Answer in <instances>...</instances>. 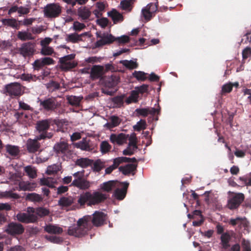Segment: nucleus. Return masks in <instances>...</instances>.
Returning a JSON list of instances; mask_svg holds the SVG:
<instances>
[{
    "label": "nucleus",
    "instance_id": "nucleus-20",
    "mask_svg": "<svg viewBox=\"0 0 251 251\" xmlns=\"http://www.w3.org/2000/svg\"><path fill=\"white\" fill-rule=\"evenodd\" d=\"M87 32H84L80 34H78L76 33L67 34L65 36V41L74 44L77 43L82 41V37L87 35Z\"/></svg>",
    "mask_w": 251,
    "mask_h": 251
},
{
    "label": "nucleus",
    "instance_id": "nucleus-26",
    "mask_svg": "<svg viewBox=\"0 0 251 251\" xmlns=\"http://www.w3.org/2000/svg\"><path fill=\"white\" fill-rule=\"evenodd\" d=\"M77 14L82 20H86L90 18L91 12L86 7H81L77 10Z\"/></svg>",
    "mask_w": 251,
    "mask_h": 251
},
{
    "label": "nucleus",
    "instance_id": "nucleus-50",
    "mask_svg": "<svg viewBox=\"0 0 251 251\" xmlns=\"http://www.w3.org/2000/svg\"><path fill=\"white\" fill-rule=\"evenodd\" d=\"M40 52L43 55H51L54 53V50L52 47L49 46L42 47Z\"/></svg>",
    "mask_w": 251,
    "mask_h": 251
},
{
    "label": "nucleus",
    "instance_id": "nucleus-52",
    "mask_svg": "<svg viewBox=\"0 0 251 251\" xmlns=\"http://www.w3.org/2000/svg\"><path fill=\"white\" fill-rule=\"evenodd\" d=\"M111 148V145L106 141H102L100 145V151L102 153L109 151Z\"/></svg>",
    "mask_w": 251,
    "mask_h": 251
},
{
    "label": "nucleus",
    "instance_id": "nucleus-4",
    "mask_svg": "<svg viewBox=\"0 0 251 251\" xmlns=\"http://www.w3.org/2000/svg\"><path fill=\"white\" fill-rule=\"evenodd\" d=\"M18 221L25 223H33L37 221V217L34 214L33 207L27 208L26 213L20 212L16 215Z\"/></svg>",
    "mask_w": 251,
    "mask_h": 251
},
{
    "label": "nucleus",
    "instance_id": "nucleus-35",
    "mask_svg": "<svg viewBox=\"0 0 251 251\" xmlns=\"http://www.w3.org/2000/svg\"><path fill=\"white\" fill-rule=\"evenodd\" d=\"M93 164V160L88 158H80L76 160L75 164L82 168H85L91 166Z\"/></svg>",
    "mask_w": 251,
    "mask_h": 251
},
{
    "label": "nucleus",
    "instance_id": "nucleus-1",
    "mask_svg": "<svg viewBox=\"0 0 251 251\" xmlns=\"http://www.w3.org/2000/svg\"><path fill=\"white\" fill-rule=\"evenodd\" d=\"M107 197L106 194L98 191L92 193L86 192L80 195L77 202L81 206L86 203L89 206H91L101 202L106 199Z\"/></svg>",
    "mask_w": 251,
    "mask_h": 251
},
{
    "label": "nucleus",
    "instance_id": "nucleus-21",
    "mask_svg": "<svg viewBox=\"0 0 251 251\" xmlns=\"http://www.w3.org/2000/svg\"><path fill=\"white\" fill-rule=\"evenodd\" d=\"M104 74V67L100 65H94L91 70L90 77L94 80L102 76Z\"/></svg>",
    "mask_w": 251,
    "mask_h": 251
},
{
    "label": "nucleus",
    "instance_id": "nucleus-9",
    "mask_svg": "<svg viewBox=\"0 0 251 251\" xmlns=\"http://www.w3.org/2000/svg\"><path fill=\"white\" fill-rule=\"evenodd\" d=\"M3 91L11 96H18L21 95L22 89L18 83H11L6 85Z\"/></svg>",
    "mask_w": 251,
    "mask_h": 251
},
{
    "label": "nucleus",
    "instance_id": "nucleus-5",
    "mask_svg": "<svg viewBox=\"0 0 251 251\" xmlns=\"http://www.w3.org/2000/svg\"><path fill=\"white\" fill-rule=\"evenodd\" d=\"M61 11L62 8L59 3L48 4L44 8V15L47 18H54L59 16Z\"/></svg>",
    "mask_w": 251,
    "mask_h": 251
},
{
    "label": "nucleus",
    "instance_id": "nucleus-7",
    "mask_svg": "<svg viewBox=\"0 0 251 251\" xmlns=\"http://www.w3.org/2000/svg\"><path fill=\"white\" fill-rule=\"evenodd\" d=\"M75 54H70L59 59L60 68L63 70H69L74 68L76 64L73 61Z\"/></svg>",
    "mask_w": 251,
    "mask_h": 251
},
{
    "label": "nucleus",
    "instance_id": "nucleus-15",
    "mask_svg": "<svg viewBox=\"0 0 251 251\" xmlns=\"http://www.w3.org/2000/svg\"><path fill=\"white\" fill-rule=\"evenodd\" d=\"M122 185L120 187H117L114 192L115 197L119 200H123L126 197L128 183L121 182Z\"/></svg>",
    "mask_w": 251,
    "mask_h": 251
},
{
    "label": "nucleus",
    "instance_id": "nucleus-6",
    "mask_svg": "<svg viewBox=\"0 0 251 251\" xmlns=\"http://www.w3.org/2000/svg\"><path fill=\"white\" fill-rule=\"evenodd\" d=\"M96 36L100 38L95 43V47L99 48L115 41L116 37L107 32H97Z\"/></svg>",
    "mask_w": 251,
    "mask_h": 251
},
{
    "label": "nucleus",
    "instance_id": "nucleus-22",
    "mask_svg": "<svg viewBox=\"0 0 251 251\" xmlns=\"http://www.w3.org/2000/svg\"><path fill=\"white\" fill-rule=\"evenodd\" d=\"M75 146L82 151H90L92 149L90 140L87 138H83L82 140L75 143Z\"/></svg>",
    "mask_w": 251,
    "mask_h": 251
},
{
    "label": "nucleus",
    "instance_id": "nucleus-32",
    "mask_svg": "<svg viewBox=\"0 0 251 251\" xmlns=\"http://www.w3.org/2000/svg\"><path fill=\"white\" fill-rule=\"evenodd\" d=\"M108 15L111 17L114 24L120 23L124 20L123 15L116 10H113L109 12Z\"/></svg>",
    "mask_w": 251,
    "mask_h": 251
},
{
    "label": "nucleus",
    "instance_id": "nucleus-54",
    "mask_svg": "<svg viewBox=\"0 0 251 251\" xmlns=\"http://www.w3.org/2000/svg\"><path fill=\"white\" fill-rule=\"evenodd\" d=\"M112 101L115 107H120L122 106L124 103V96H117L114 97L112 99Z\"/></svg>",
    "mask_w": 251,
    "mask_h": 251
},
{
    "label": "nucleus",
    "instance_id": "nucleus-55",
    "mask_svg": "<svg viewBox=\"0 0 251 251\" xmlns=\"http://www.w3.org/2000/svg\"><path fill=\"white\" fill-rule=\"evenodd\" d=\"M104 167H105V166L103 162L98 160L94 163L93 169L94 171L99 172Z\"/></svg>",
    "mask_w": 251,
    "mask_h": 251
},
{
    "label": "nucleus",
    "instance_id": "nucleus-14",
    "mask_svg": "<svg viewBox=\"0 0 251 251\" xmlns=\"http://www.w3.org/2000/svg\"><path fill=\"white\" fill-rule=\"evenodd\" d=\"M91 182L86 179H75L72 182L71 185L78 188L81 190L88 189L91 186Z\"/></svg>",
    "mask_w": 251,
    "mask_h": 251
},
{
    "label": "nucleus",
    "instance_id": "nucleus-62",
    "mask_svg": "<svg viewBox=\"0 0 251 251\" xmlns=\"http://www.w3.org/2000/svg\"><path fill=\"white\" fill-rule=\"evenodd\" d=\"M149 85L147 84H143L141 86L136 87L135 90L138 92V94H143L146 93L148 91Z\"/></svg>",
    "mask_w": 251,
    "mask_h": 251
},
{
    "label": "nucleus",
    "instance_id": "nucleus-36",
    "mask_svg": "<svg viewBox=\"0 0 251 251\" xmlns=\"http://www.w3.org/2000/svg\"><path fill=\"white\" fill-rule=\"evenodd\" d=\"M61 166L60 164H54L49 166L46 170V173L49 175L56 174L61 170Z\"/></svg>",
    "mask_w": 251,
    "mask_h": 251
},
{
    "label": "nucleus",
    "instance_id": "nucleus-43",
    "mask_svg": "<svg viewBox=\"0 0 251 251\" xmlns=\"http://www.w3.org/2000/svg\"><path fill=\"white\" fill-rule=\"evenodd\" d=\"M139 94L137 91L133 90L131 92L129 96L126 100V102L127 104L131 103H136L138 101Z\"/></svg>",
    "mask_w": 251,
    "mask_h": 251
},
{
    "label": "nucleus",
    "instance_id": "nucleus-23",
    "mask_svg": "<svg viewBox=\"0 0 251 251\" xmlns=\"http://www.w3.org/2000/svg\"><path fill=\"white\" fill-rule=\"evenodd\" d=\"M44 230L50 234H60L62 233L63 229L56 225L48 224L44 226Z\"/></svg>",
    "mask_w": 251,
    "mask_h": 251
},
{
    "label": "nucleus",
    "instance_id": "nucleus-19",
    "mask_svg": "<svg viewBox=\"0 0 251 251\" xmlns=\"http://www.w3.org/2000/svg\"><path fill=\"white\" fill-rule=\"evenodd\" d=\"M127 137V135L122 133L119 134H112L110 140L112 143L121 145L126 142Z\"/></svg>",
    "mask_w": 251,
    "mask_h": 251
},
{
    "label": "nucleus",
    "instance_id": "nucleus-27",
    "mask_svg": "<svg viewBox=\"0 0 251 251\" xmlns=\"http://www.w3.org/2000/svg\"><path fill=\"white\" fill-rule=\"evenodd\" d=\"M36 137L35 139H29L27 142V150L30 152H34L39 148L40 145L38 143Z\"/></svg>",
    "mask_w": 251,
    "mask_h": 251
},
{
    "label": "nucleus",
    "instance_id": "nucleus-58",
    "mask_svg": "<svg viewBox=\"0 0 251 251\" xmlns=\"http://www.w3.org/2000/svg\"><path fill=\"white\" fill-rule=\"evenodd\" d=\"M129 41V38L127 35H122L116 38L115 41H117L119 45L124 44Z\"/></svg>",
    "mask_w": 251,
    "mask_h": 251
},
{
    "label": "nucleus",
    "instance_id": "nucleus-49",
    "mask_svg": "<svg viewBox=\"0 0 251 251\" xmlns=\"http://www.w3.org/2000/svg\"><path fill=\"white\" fill-rule=\"evenodd\" d=\"M45 238L49 241L54 244H60L62 242L63 239L61 237L55 235H46Z\"/></svg>",
    "mask_w": 251,
    "mask_h": 251
},
{
    "label": "nucleus",
    "instance_id": "nucleus-48",
    "mask_svg": "<svg viewBox=\"0 0 251 251\" xmlns=\"http://www.w3.org/2000/svg\"><path fill=\"white\" fill-rule=\"evenodd\" d=\"M221 239L223 248H227L229 246L228 243L230 239V235L227 233H223L221 235Z\"/></svg>",
    "mask_w": 251,
    "mask_h": 251
},
{
    "label": "nucleus",
    "instance_id": "nucleus-47",
    "mask_svg": "<svg viewBox=\"0 0 251 251\" xmlns=\"http://www.w3.org/2000/svg\"><path fill=\"white\" fill-rule=\"evenodd\" d=\"M0 196L1 198L7 199H18L20 198L18 194L13 193L12 191L1 192L0 194Z\"/></svg>",
    "mask_w": 251,
    "mask_h": 251
},
{
    "label": "nucleus",
    "instance_id": "nucleus-17",
    "mask_svg": "<svg viewBox=\"0 0 251 251\" xmlns=\"http://www.w3.org/2000/svg\"><path fill=\"white\" fill-rule=\"evenodd\" d=\"M19 51L24 56L31 55L35 51L34 46L30 42L24 43L20 48Z\"/></svg>",
    "mask_w": 251,
    "mask_h": 251
},
{
    "label": "nucleus",
    "instance_id": "nucleus-28",
    "mask_svg": "<svg viewBox=\"0 0 251 251\" xmlns=\"http://www.w3.org/2000/svg\"><path fill=\"white\" fill-rule=\"evenodd\" d=\"M119 81L118 76L112 75L111 76L106 78L105 81V85L106 87L113 88L118 84Z\"/></svg>",
    "mask_w": 251,
    "mask_h": 251
},
{
    "label": "nucleus",
    "instance_id": "nucleus-13",
    "mask_svg": "<svg viewBox=\"0 0 251 251\" xmlns=\"http://www.w3.org/2000/svg\"><path fill=\"white\" fill-rule=\"evenodd\" d=\"M93 218L91 217V220L93 224L96 226H100L103 225L104 222L105 221L106 215L100 211H96L93 214Z\"/></svg>",
    "mask_w": 251,
    "mask_h": 251
},
{
    "label": "nucleus",
    "instance_id": "nucleus-42",
    "mask_svg": "<svg viewBox=\"0 0 251 251\" xmlns=\"http://www.w3.org/2000/svg\"><path fill=\"white\" fill-rule=\"evenodd\" d=\"M7 153L13 156L18 155L20 152L19 148L17 146L7 145L5 147Z\"/></svg>",
    "mask_w": 251,
    "mask_h": 251
},
{
    "label": "nucleus",
    "instance_id": "nucleus-25",
    "mask_svg": "<svg viewBox=\"0 0 251 251\" xmlns=\"http://www.w3.org/2000/svg\"><path fill=\"white\" fill-rule=\"evenodd\" d=\"M66 100L68 103L72 106L78 107L80 105V102L83 100V97L81 96L68 95L66 96Z\"/></svg>",
    "mask_w": 251,
    "mask_h": 251
},
{
    "label": "nucleus",
    "instance_id": "nucleus-40",
    "mask_svg": "<svg viewBox=\"0 0 251 251\" xmlns=\"http://www.w3.org/2000/svg\"><path fill=\"white\" fill-rule=\"evenodd\" d=\"M34 214H35L37 218L43 217L49 214L50 211L46 208L40 207L36 208H33Z\"/></svg>",
    "mask_w": 251,
    "mask_h": 251
},
{
    "label": "nucleus",
    "instance_id": "nucleus-60",
    "mask_svg": "<svg viewBox=\"0 0 251 251\" xmlns=\"http://www.w3.org/2000/svg\"><path fill=\"white\" fill-rule=\"evenodd\" d=\"M86 27L85 25L83 23H80L79 22H74L73 24V29L75 31H80Z\"/></svg>",
    "mask_w": 251,
    "mask_h": 251
},
{
    "label": "nucleus",
    "instance_id": "nucleus-38",
    "mask_svg": "<svg viewBox=\"0 0 251 251\" xmlns=\"http://www.w3.org/2000/svg\"><path fill=\"white\" fill-rule=\"evenodd\" d=\"M27 201L34 202H39L43 200L42 196L35 193H28L25 196Z\"/></svg>",
    "mask_w": 251,
    "mask_h": 251
},
{
    "label": "nucleus",
    "instance_id": "nucleus-11",
    "mask_svg": "<svg viewBox=\"0 0 251 251\" xmlns=\"http://www.w3.org/2000/svg\"><path fill=\"white\" fill-rule=\"evenodd\" d=\"M229 224L232 226L238 225L240 228H244L243 232L248 233L249 232V222L245 218L237 217L235 219L230 220Z\"/></svg>",
    "mask_w": 251,
    "mask_h": 251
},
{
    "label": "nucleus",
    "instance_id": "nucleus-29",
    "mask_svg": "<svg viewBox=\"0 0 251 251\" xmlns=\"http://www.w3.org/2000/svg\"><path fill=\"white\" fill-rule=\"evenodd\" d=\"M137 165L135 164H128L124 166H121L119 169L124 175H129L134 171L136 169Z\"/></svg>",
    "mask_w": 251,
    "mask_h": 251
},
{
    "label": "nucleus",
    "instance_id": "nucleus-61",
    "mask_svg": "<svg viewBox=\"0 0 251 251\" xmlns=\"http://www.w3.org/2000/svg\"><path fill=\"white\" fill-rule=\"evenodd\" d=\"M33 68L34 70H39L44 66L43 61L41 58L36 60L32 63Z\"/></svg>",
    "mask_w": 251,
    "mask_h": 251
},
{
    "label": "nucleus",
    "instance_id": "nucleus-59",
    "mask_svg": "<svg viewBox=\"0 0 251 251\" xmlns=\"http://www.w3.org/2000/svg\"><path fill=\"white\" fill-rule=\"evenodd\" d=\"M137 138L135 135V134H132L130 135V136L129 138V143L128 146L132 147L133 149H136L137 148Z\"/></svg>",
    "mask_w": 251,
    "mask_h": 251
},
{
    "label": "nucleus",
    "instance_id": "nucleus-46",
    "mask_svg": "<svg viewBox=\"0 0 251 251\" xmlns=\"http://www.w3.org/2000/svg\"><path fill=\"white\" fill-rule=\"evenodd\" d=\"M24 171L30 178H34L37 176L36 169L32 166L29 165L25 167Z\"/></svg>",
    "mask_w": 251,
    "mask_h": 251
},
{
    "label": "nucleus",
    "instance_id": "nucleus-37",
    "mask_svg": "<svg viewBox=\"0 0 251 251\" xmlns=\"http://www.w3.org/2000/svg\"><path fill=\"white\" fill-rule=\"evenodd\" d=\"M74 202V199L73 197H63L58 201V204L62 207H67L71 205Z\"/></svg>",
    "mask_w": 251,
    "mask_h": 251
},
{
    "label": "nucleus",
    "instance_id": "nucleus-53",
    "mask_svg": "<svg viewBox=\"0 0 251 251\" xmlns=\"http://www.w3.org/2000/svg\"><path fill=\"white\" fill-rule=\"evenodd\" d=\"M59 87V84L53 81H51L47 84V87L50 92H53L58 89Z\"/></svg>",
    "mask_w": 251,
    "mask_h": 251
},
{
    "label": "nucleus",
    "instance_id": "nucleus-24",
    "mask_svg": "<svg viewBox=\"0 0 251 251\" xmlns=\"http://www.w3.org/2000/svg\"><path fill=\"white\" fill-rule=\"evenodd\" d=\"M53 149L57 154H65L69 150L68 145L65 142H60L54 145Z\"/></svg>",
    "mask_w": 251,
    "mask_h": 251
},
{
    "label": "nucleus",
    "instance_id": "nucleus-33",
    "mask_svg": "<svg viewBox=\"0 0 251 251\" xmlns=\"http://www.w3.org/2000/svg\"><path fill=\"white\" fill-rule=\"evenodd\" d=\"M136 60V59L130 60H121L120 63L126 68L131 70L137 68L138 63H137Z\"/></svg>",
    "mask_w": 251,
    "mask_h": 251
},
{
    "label": "nucleus",
    "instance_id": "nucleus-8",
    "mask_svg": "<svg viewBox=\"0 0 251 251\" xmlns=\"http://www.w3.org/2000/svg\"><path fill=\"white\" fill-rule=\"evenodd\" d=\"M40 106L46 111H54L60 105L54 97H51L44 100H40Z\"/></svg>",
    "mask_w": 251,
    "mask_h": 251
},
{
    "label": "nucleus",
    "instance_id": "nucleus-51",
    "mask_svg": "<svg viewBox=\"0 0 251 251\" xmlns=\"http://www.w3.org/2000/svg\"><path fill=\"white\" fill-rule=\"evenodd\" d=\"M146 122L145 120H141L133 126L135 130L139 131L146 128Z\"/></svg>",
    "mask_w": 251,
    "mask_h": 251
},
{
    "label": "nucleus",
    "instance_id": "nucleus-16",
    "mask_svg": "<svg viewBox=\"0 0 251 251\" xmlns=\"http://www.w3.org/2000/svg\"><path fill=\"white\" fill-rule=\"evenodd\" d=\"M36 183L29 181H21L19 182L18 186L14 188V190L18 191H33L36 187Z\"/></svg>",
    "mask_w": 251,
    "mask_h": 251
},
{
    "label": "nucleus",
    "instance_id": "nucleus-44",
    "mask_svg": "<svg viewBox=\"0 0 251 251\" xmlns=\"http://www.w3.org/2000/svg\"><path fill=\"white\" fill-rule=\"evenodd\" d=\"M134 0H123L120 3V6L123 10L129 12L132 9V5Z\"/></svg>",
    "mask_w": 251,
    "mask_h": 251
},
{
    "label": "nucleus",
    "instance_id": "nucleus-10",
    "mask_svg": "<svg viewBox=\"0 0 251 251\" xmlns=\"http://www.w3.org/2000/svg\"><path fill=\"white\" fill-rule=\"evenodd\" d=\"M244 199V196L242 193H238L231 196L228 200L227 207L230 209L237 208Z\"/></svg>",
    "mask_w": 251,
    "mask_h": 251
},
{
    "label": "nucleus",
    "instance_id": "nucleus-56",
    "mask_svg": "<svg viewBox=\"0 0 251 251\" xmlns=\"http://www.w3.org/2000/svg\"><path fill=\"white\" fill-rule=\"evenodd\" d=\"M142 15L147 21H150L153 16V14H152L148 9H146V7L142 8Z\"/></svg>",
    "mask_w": 251,
    "mask_h": 251
},
{
    "label": "nucleus",
    "instance_id": "nucleus-31",
    "mask_svg": "<svg viewBox=\"0 0 251 251\" xmlns=\"http://www.w3.org/2000/svg\"><path fill=\"white\" fill-rule=\"evenodd\" d=\"M131 161H135L136 159L134 157L130 158L126 157H119L113 159V165L116 169L122 163L130 162Z\"/></svg>",
    "mask_w": 251,
    "mask_h": 251
},
{
    "label": "nucleus",
    "instance_id": "nucleus-39",
    "mask_svg": "<svg viewBox=\"0 0 251 251\" xmlns=\"http://www.w3.org/2000/svg\"><path fill=\"white\" fill-rule=\"evenodd\" d=\"M17 37L19 39L22 41L30 40L34 39L32 34L27 31H19Z\"/></svg>",
    "mask_w": 251,
    "mask_h": 251
},
{
    "label": "nucleus",
    "instance_id": "nucleus-12",
    "mask_svg": "<svg viewBox=\"0 0 251 251\" xmlns=\"http://www.w3.org/2000/svg\"><path fill=\"white\" fill-rule=\"evenodd\" d=\"M7 233L10 234H20L24 231L23 226L18 223H10L6 229Z\"/></svg>",
    "mask_w": 251,
    "mask_h": 251
},
{
    "label": "nucleus",
    "instance_id": "nucleus-45",
    "mask_svg": "<svg viewBox=\"0 0 251 251\" xmlns=\"http://www.w3.org/2000/svg\"><path fill=\"white\" fill-rule=\"evenodd\" d=\"M2 23L4 25L10 26L14 28L18 29L19 27V25L15 19H3Z\"/></svg>",
    "mask_w": 251,
    "mask_h": 251
},
{
    "label": "nucleus",
    "instance_id": "nucleus-41",
    "mask_svg": "<svg viewBox=\"0 0 251 251\" xmlns=\"http://www.w3.org/2000/svg\"><path fill=\"white\" fill-rule=\"evenodd\" d=\"M55 178L51 177H48L40 179V183L42 185H46L49 187L52 188L54 187V184L56 182Z\"/></svg>",
    "mask_w": 251,
    "mask_h": 251
},
{
    "label": "nucleus",
    "instance_id": "nucleus-30",
    "mask_svg": "<svg viewBox=\"0 0 251 251\" xmlns=\"http://www.w3.org/2000/svg\"><path fill=\"white\" fill-rule=\"evenodd\" d=\"M105 7L103 2H98L96 4V9L93 11V14L97 18L100 17Z\"/></svg>",
    "mask_w": 251,
    "mask_h": 251
},
{
    "label": "nucleus",
    "instance_id": "nucleus-34",
    "mask_svg": "<svg viewBox=\"0 0 251 251\" xmlns=\"http://www.w3.org/2000/svg\"><path fill=\"white\" fill-rule=\"evenodd\" d=\"M121 120L118 117L113 116L110 118L109 122L104 125V126L108 128H113L118 126Z\"/></svg>",
    "mask_w": 251,
    "mask_h": 251
},
{
    "label": "nucleus",
    "instance_id": "nucleus-64",
    "mask_svg": "<svg viewBox=\"0 0 251 251\" xmlns=\"http://www.w3.org/2000/svg\"><path fill=\"white\" fill-rule=\"evenodd\" d=\"M97 24L101 27L105 28L108 25V21L106 18H102L97 20Z\"/></svg>",
    "mask_w": 251,
    "mask_h": 251
},
{
    "label": "nucleus",
    "instance_id": "nucleus-63",
    "mask_svg": "<svg viewBox=\"0 0 251 251\" xmlns=\"http://www.w3.org/2000/svg\"><path fill=\"white\" fill-rule=\"evenodd\" d=\"M136 112L139 115H141L144 117L147 116L149 114V108H137L135 110Z\"/></svg>",
    "mask_w": 251,
    "mask_h": 251
},
{
    "label": "nucleus",
    "instance_id": "nucleus-18",
    "mask_svg": "<svg viewBox=\"0 0 251 251\" xmlns=\"http://www.w3.org/2000/svg\"><path fill=\"white\" fill-rule=\"evenodd\" d=\"M122 185V184L118 181L110 180L101 184L100 185V188L104 191L109 192L113 189L120 187Z\"/></svg>",
    "mask_w": 251,
    "mask_h": 251
},
{
    "label": "nucleus",
    "instance_id": "nucleus-57",
    "mask_svg": "<svg viewBox=\"0 0 251 251\" xmlns=\"http://www.w3.org/2000/svg\"><path fill=\"white\" fill-rule=\"evenodd\" d=\"M146 74L141 71H134L133 73V76L137 78L138 80L144 81L147 77L146 76Z\"/></svg>",
    "mask_w": 251,
    "mask_h": 251
},
{
    "label": "nucleus",
    "instance_id": "nucleus-2",
    "mask_svg": "<svg viewBox=\"0 0 251 251\" xmlns=\"http://www.w3.org/2000/svg\"><path fill=\"white\" fill-rule=\"evenodd\" d=\"M91 220V216L89 215L79 219L76 225L69 227L68 234L78 237L84 235L90 228Z\"/></svg>",
    "mask_w": 251,
    "mask_h": 251
},
{
    "label": "nucleus",
    "instance_id": "nucleus-3",
    "mask_svg": "<svg viewBox=\"0 0 251 251\" xmlns=\"http://www.w3.org/2000/svg\"><path fill=\"white\" fill-rule=\"evenodd\" d=\"M50 126V122L49 120H44L38 121L36 125V128L40 134L36 136L37 140L44 139L46 138H50L52 134L50 132H47V130Z\"/></svg>",
    "mask_w": 251,
    "mask_h": 251
}]
</instances>
